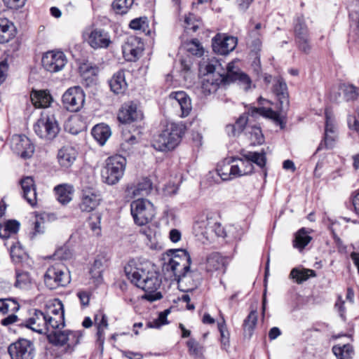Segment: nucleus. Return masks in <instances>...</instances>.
<instances>
[{"label": "nucleus", "instance_id": "1", "mask_svg": "<svg viewBox=\"0 0 359 359\" xmlns=\"http://www.w3.org/2000/svg\"><path fill=\"white\" fill-rule=\"evenodd\" d=\"M128 278L137 287L147 293L144 298L149 302H154L162 298L161 292H156L160 287L161 280L159 274L149 264L137 263L130 261L124 268Z\"/></svg>", "mask_w": 359, "mask_h": 359}, {"label": "nucleus", "instance_id": "2", "mask_svg": "<svg viewBox=\"0 0 359 359\" xmlns=\"http://www.w3.org/2000/svg\"><path fill=\"white\" fill-rule=\"evenodd\" d=\"M191 259L186 250L177 249L173 252L168 266L173 272L178 288L183 292L193 291L198 285L194 280L195 272L190 269Z\"/></svg>", "mask_w": 359, "mask_h": 359}, {"label": "nucleus", "instance_id": "3", "mask_svg": "<svg viewBox=\"0 0 359 359\" xmlns=\"http://www.w3.org/2000/svg\"><path fill=\"white\" fill-rule=\"evenodd\" d=\"M65 327V314L57 313L48 316V330L46 339L50 343L57 346H62L67 344L65 351L71 352L74 346L79 341V333L75 332H62Z\"/></svg>", "mask_w": 359, "mask_h": 359}, {"label": "nucleus", "instance_id": "4", "mask_svg": "<svg viewBox=\"0 0 359 359\" xmlns=\"http://www.w3.org/2000/svg\"><path fill=\"white\" fill-rule=\"evenodd\" d=\"M200 72H204L205 74L201 86V93L205 96L216 92L221 85H226L224 69L217 58L212 57L201 63Z\"/></svg>", "mask_w": 359, "mask_h": 359}, {"label": "nucleus", "instance_id": "5", "mask_svg": "<svg viewBox=\"0 0 359 359\" xmlns=\"http://www.w3.org/2000/svg\"><path fill=\"white\" fill-rule=\"evenodd\" d=\"M184 129L182 124L176 123L167 124L165 128L154 140V148L161 151L174 149L180 142Z\"/></svg>", "mask_w": 359, "mask_h": 359}, {"label": "nucleus", "instance_id": "6", "mask_svg": "<svg viewBox=\"0 0 359 359\" xmlns=\"http://www.w3.org/2000/svg\"><path fill=\"white\" fill-rule=\"evenodd\" d=\"M126 165V158L122 155L108 157L102 170V181L109 185L116 184L124 175Z\"/></svg>", "mask_w": 359, "mask_h": 359}, {"label": "nucleus", "instance_id": "7", "mask_svg": "<svg viewBox=\"0 0 359 359\" xmlns=\"http://www.w3.org/2000/svg\"><path fill=\"white\" fill-rule=\"evenodd\" d=\"M243 158L235 159V165L237 177L250 175L253 172L252 163L257 164L261 168L266 165V153L262 149L260 152L242 151Z\"/></svg>", "mask_w": 359, "mask_h": 359}, {"label": "nucleus", "instance_id": "8", "mask_svg": "<svg viewBox=\"0 0 359 359\" xmlns=\"http://www.w3.org/2000/svg\"><path fill=\"white\" fill-rule=\"evenodd\" d=\"M69 283L70 276L65 264L60 261L53 262L52 258L48 257V267L46 270V287L53 290L58 287L66 286Z\"/></svg>", "mask_w": 359, "mask_h": 359}, {"label": "nucleus", "instance_id": "9", "mask_svg": "<svg viewBox=\"0 0 359 359\" xmlns=\"http://www.w3.org/2000/svg\"><path fill=\"white\" fill-rule=\"evenodd\" d=\"M60 107L54 102L53 98L46 91V139L53 140L59 134L61 128L56 115L60 114Z\"/></svg>", "mask_w": 359, "mask_h": 359}, {"label": "nucleus", "instance_id": "10", "mask_svg": "<svg viewBox=\"0 0 359 359\" xmlns=\"http://www.w3.org/2000/svg\"><path fill=\"white\" fill-rule=\"evenodd\" d=\"M133 219L137 225L142 226L150 222L155 215L153 204L146 199H137L130 204Z\"/></svg>", "mask_w": 359, "mask_h": 359}, {"label": "nucleus", "instance_id": "11", "mask_svg": "<svg viewBox=\"0 0 359 359\" xmlns=\"http://www.w3.org/2000/svg\"><path fill=\"white\" fill-rule=\"evenodd\" d=\"M248 114L252 116H262L266 118L273 119L277 124L280 125L281 128H284V123L280 115L276 111H274L271 108L265 107H251L248 111V114H241L236 120L235 126L238 133H242L248 124Z\"/></svg>", "mask_w": 359, "mask_h": 359}, {"label": "nucleus", "instance_id": "12", "mask_svg": "<svg viewBox=\"0 0 359 359\" xmlns=\"http://www.w3.org/2000/svg\"><path fill=\"white\" fill-rule=\"evenodd\" d=\"M295 43L299 50L306 54L311 51L309 29L302 15H297L293 20Z\"/></svg>", "mask_w": 359, "mask_h": 359}, {"label": "nucleus", "instance_id": "13", "mask_svg": "<svg viewBox=\"0 0 359 359\" xmlns=\"http://www.w3.org/2000/svg\"><path fill=\"white\" fill-rule=\"evenodd\" d=\"M85 93L80 86L68 88L62 95L64 107L69 111H79L85 103Z\"/></svg>", "mask_w": 359, "mask_h": 359}, {"label": "nucleus", "instance_id": "14", "mask_svg": "<svg viewBox=\"0 0 359 359\" xmlns=\"http://www.w3.org/2000/svg\"><path fill=\"white\" fill-rule=\"evenodd\" d=\"M8 352L11 359H34L35 350L32 342L20 339L9 345Z\"/></svg>", "mask_w": 359, "mask_h": 359}, {"label": "nucleus", "instance_id": "15", "mask_svg": "<svg viewBox=\"0 0 359 359\" xmlns=\"http://www.w3.org/2000/svg\"><path fill=\"white\" fill-rule=\"evenodd\" d=\"M11 148L15 154L23 159L32 157L34 151V147L30 140L23 135H13Z\"/></svg>", "mask_w": 359, "mask_h": 359}, {"label": "nucleus", "instance_id": "16", "mask_svg": "<svg viewBox=\"0 0 359 359\" xmlns=\"http://www.w3.org/2000/svg\"><path fill=\"white\" fill-rule=\"evenodd\" d=\"M224 76L226 78V85L237 82L245 90L250 88L251 79L248 74L236 68L233 63H229L224 69Z\"/></svg>", "mask_w": 359, "mask_h": 359}, {"label": "nucleus", "instance_id": "17", "mask_svg": "<svg viewBox=\"0 0 359 359\" xmlns=\"http://www.w3.org/2000/svg\"><path fill=\"white\" fill-rule=\"evenodd\" d=\"M237 45V39L225 34H217L212 39V46L214 52L219 55H227L233 50Z\"/></svg>", "mask_w": 359, "mask_h": 359}, {"label": "nucleus", "instance_id": "18", "mask_svg": "<svg viewBox=\"0 0 359 359\" xmlns=\"http://www.w3.org/2000/svg\"><path fill=\"white\" fill-rule=\"evenodd\" d=\"M143 114L138 106L134 102L124 103L118 114V118L123 123H130L134 121L142 120Z\"/></svg>", "mask_w": 359, "mask_h": 359}, {"label": "nucleus", "instance_id": "19", "mask_svg": "<svg viewBox=\"0 0 359 359\" xmlns=\"http://www.w3.org/2000/svg\"><path fill=\"white\" fill-rule=\"evenodd\" d=\"M102 197L98 191L93 189H86L82 191L79 207L82 212H90L100 205Z\"/></svg>", "mask_w": 359, "mask_h": 359}, {"label": "nucleus", "instance_id": "20", "mask_svg": "<svg viewBox=\"0 0 359 359\" xmlns=\"http://www.w3.org/2000/svg\"><path fill=\"white\" fill-rule=\"evenodd\" d=\"M79 154L78 149L72 145H65L57 151V163L62 168L68 169L76 161Z\"/></svg>", "mask_w": 359, "mask_h": 359}, {"label": "nucleus", "instance_id": "21", "mask_svg": "<svg viewBox=\"0 0 359 359\" xmlns=\"http://www.w3.org/2000/svg\"><path fill=\"white\" fill-rule=\"evenodd\" d=\"M124 57L128 61L137 60L143 50V44L137 37H130L122 47Z\"/></svg>", "mask_w": 359, "mask_h": 359}, {"label": "nucleus", "instance_id": "22", "mask_svg": "<svg viewBox=\"0 0 359 359\" xmlns=\"http://www.w3.org/2000/svg\"><path fill=\"white\" fill-rule=\"evenodd\" d=\"M89 45L95 48H107L111 43L108 32L102 29H93L88 39Z\"/></svg>", "mask_w": 359, "mask_h": 359}, {"label": "nucleus", "instance_id": "23", "mask_svg": "<svg viewBox=\"0 0 359 359\" xmlns=\"http://www.w3.org/2000/svg\"><path fill=\"white\" fill-rule=\"evenodd\" d=\"M326 121L324 138L318 147L316 151H318L323 149H332L337 139V133L332 121L329 116L328 113L325 112Z\"/></svg>", "mask_w": 359, "mask_h": 359}, {"label": "nucleus", "instance_id": "24", "mask_svg": "<svg viewBox=\"0 0 359 359\" xmlns=\"http://www.w3.org/2000/svg\"><path fill=\"white\" fill-rule=\"evenodd\" d=\"M46 71L56 72L61 70L67 62L65 55L62 51L46 52Z\"/></svg>", "mask_w": 359, "mask_h": 359}, {"label": "nucleus", "instance_id": "25", "mask_svg": "<svg viewBox=\"0 0 359 359\" xmlns=\"http://www.w3.org/2000/svg\"><path fill=\"white\" fill-rule=\"evenodd\" d=\"M170 97L173 99L172 105L175 107H180L181 109V116H187L192 109L191 99L184 91L172 93Z\"/></svg>", "mask_w": 359, "mask_h": 359}, {"label": "nucleus", "instance_id": "26", "mask_svg": "<svg viewBox=\"0 0 359 359\" xmlns=\"http://www.w3.org/2000/svg\"><path fill=\"white\" fill-rule=\"evenodd\" d=\"M235 158H225L218 163L217 172L222 180H231L237 177Z\"/></svg>", "mask_w": 359, "mask_h": 359}, {"label": "nucleus", "instance_id": "27", "mask_svg": "<svg viewBox=\"0 0 359 359\" xmlns=\"http://www.w3.org/2000/svg\"><path fill=\"white\" fill-rule=\"evenodd\" d=\"M22 196L32 206L36 204V193L34 180L31 177H25L20 180Z\"/></svg>", "mask_w": 359, "mask_h": 359}, {"label": "nucleus", "instance_id": "28", "mask_svg": "<svg viewBox=\"0 0 359 359\" xmlns=\"http://www.w3.org/2000/svg\"><path fill=\"white\" fill-rule=\"evenodd\" d=\"M79 71L84 85L89 86L95 83L96 76L99 72V67L97 65L83 63L79 67Z\"/></svg>", "mask_w": 359, "mask_h": 359}, {"label": "nucleus", "instance_id": "29", "mask_svg": "<svg viewBox=\"0 0 359 359\" xmlns=\"http://www.w3.org/2000/svg\"><path fill=\"white\" fill-rule=\"evenodd\" d=\"M53 190L57 201L61 204L66 205L72 200L74 192L73 185L67 183L60 184L55 186Z\"/></svg>", "mask_w": 359, "mask_h": 359}, {"label": "nucleus", "instance_id": "30", "mask_svg": "<svg viewBox=\"0 0 359 359\" xmlns=\"http://www.w3.org/2000/svg\"><path fill=\"white\" fill-rule=\"evenodd\" d=\"M226 268L224 258L218 252H212L208 255L205 262V269L208 271H222Z\"/></svg>", "mask_w": 359, "mask_h": 359}, {"label": "nucleus", "instance_id": "31", "mask_svg": "<svg viewBox=\"0 0 359 359\" xmlns=\"http://www.w3.org/2000/svg\"><path fill=\"white\" fill-rule=\"evenodd\" d=\"M109 86L115 94L124 93L128 87L124 71L120 70L113 75L109 81Z\"/></svg>", "mask_w": 359, "mask_h": 359}, {"label": "nucleus", "instance_id": "32", "mask_svg": "<svg viewBox=\"0 0 359 359\" xmlns=\"http://www.w3.org/2000/svg\"><path fill=\"white\" fill-rule=\"evenodd\" d=\"M14 36L13 24L6 18H0V43H7Z\"/></svg>", "mask_w": 359, "mask_h": 359}, {"label": "nucleus", "instance_id": "33", "mask_svg": "<svg viewBox=\"0 0 359 359\" xmlns=\"http://www.w3.org/2000/svg\"><path fill=\"white\" fill-rule=\"evenodd\" d=\"M212 223H213V219L208 217L202 218L196 221L193 226L196 236H202L203 238L209 239L210 226Z\"/></svg>", "mask_w": 359, "mask_h": 359}, {"label": "nucleus", "instance_id": "34", "mask_svg": "<svg viewBox=\"0 0 359 359\" xmlns=\"http://www.w3.org/2000/svg\"><path fill=\"white\" fill-rule=\"evenodd\" d=\"M91 134L100 145H104L111 136V130L107 125L97 124L93 128Z\"/></svg>", "mask_w": 359, "mask_h": 359}, {"label": "nucleus", "instance_id": "35", "mask_svg": "<svg viewBox=\"0 0 359 359\" xmlns=\"http://www.w3.org/2000/svg\"><path fill=\"white\" fill-rule=\"evenodd\" d=\"M95 324L97 326V341L102 344L104 341V330L108 327L107 317L102 312L95 315Z\"/></svg>", "mask_w": 359, "mask_h": 359}, {"label": "nucleus", "instance_id": "36", "mask_svg": "<svg viewBox=\"0 0 359 359\" xmlns=\"http://www.w3.org/2000/svg\"><path fill=\"white\" fill-rule=\"evenodd\" d=\"M316 276V271L309 269L294 268L290 273V278L298 284H301L309 278L315 277Z\"/></svg>", "mask_w": 359, "mask_h": 359}, {"label": "nucleus", "instance_id": "37", "mask_svg": "<svg viewBox=\"0 0 359 359\" xmlns=\"http://www.w3.org/2000/svg\"><path fill=\"white\" fill-rule=\"evenodd\" d=\"M309 231L306 228L300 229L294 236L293 241L294 248L302 250L312 240L309 235Z\"/></svg>", "mask_w": 359, "mask_h": 359}, {"label": "nucleus", "instance_id": "38", "mask_svg": "<svg viewBox=\"0 0 359 359\" xmlns=\"http://www.w3.org/2000/svg\"><path fill=\"white\" fill-rule=\"evenodd\" d=\"M257 323V313L256 311H252L243 322V331L245 337L250 338L253 334Z\"/></svg>", "mask_w": 359, "mask_h": 359}, {"label": "nucleus", "instance_id": "39", "mask_svg": "<svg viewBox=\"0 0 359 359\" xmlns=\"http://www.w3.org/2000/svg\"><path fill=\"white\" fill-rule=\"evenodd\" d=\"M273 91L282 106L284 104H288L287 87L285 81L278 80L277 83L274 85Z\"/></svg>", "mask_w": 359, "mask_h": 359}, {"label": "nucleus", "instance_id": "40", "mask_svg": "<svg viewBox=\"0 0 359 359\" xmlns=\"http://www.w3.org/2000/svg\"><path fill=\"white\" fill-rule=\"evenodd\" d=\"M332 352L337 359H350L353 354V347L348 344L334 346Z\"/></svg>", "mask_w": 359, "mask_h": 359}, {"label": "nucleus", "instance_id": "41", "mask_svg": "<svg viewBox=\"0 0 359 359\" xmlns=\"http://www.w3.org/2000/svg\"><path fill=\"white\" fill-rule=\"evenodd\" d=\"M152 189V183L148 178H143L132 191L134 196L148 195Z\"/></svg>", "mask_w": 359, "mask_h": 359}, {"label": "nucleus", "instance_id": "42", "mask_svg": "<svg viewBox=\"0 0 359 359\" xmlns=\"http://www.w3.org/2000/svg\"><path fill=\"white\" fill-rule=\"evenodd\" d=\"M137 143V139L135 135L129 133L123 135V140L120 144L121 155L128 154L133 150V146Z\"/></svg>", "mask_w": 359, "mask_h": 359}, {"label": "nucleus", "instance_id": "43", "mask_svg": "<svg viewBox=\"0 0 359 359\" xmlns=\"http://www.w3.org/2000/svg\"><path fill=\"white\" fill-rule=\"evenodd\" d=\"M57 313L65 314L62 302L58 299L49 300L48 304H46V330H48V316Z\"/></svg>", "mask_w": 359, "mask_h": 359}, {"label": "nucleus", "instance_id": "44", "mask_svg": "<svg viewBox=\"0 0 359 359\" xmlns=\"http://www.w3.org/2000/svg\"><path fill=\"white\" fill-rule=\"evenodd\" d=\"M19 304L12 298L0 299V313L6 314L9 312H16L19 310Z\"/></svg>", "mask_w": 359, "mask_h": 359}, {"label": "nucleus", "instance_id": "45", "mask_svg": "<svg viewBox=\"0 0 359 359\" xmlns=\"http://www.w3.org/2000/svg\"><path fill=\"white\" fill-rule=\"evenodd\" d=\"M187 346L190 355L198 358L203 356L205 348L196 339L193 338L189 339L187 342Z\"/></svg>", "mask_w": 359, "mask_h": 359}, {"label": "nucleus", "instance_id": "46", "mask_svg": "<svg viewBox=\"0 0 359 359\" xmlns=\"http://www.w3.org/2000/svg\"><path fill=\"white\" fill-rule=\"evenodd\" d=\"M133 3L134 0H114L112 7L116 13L123 15L128 11Z\"/></svg>", "mask_w": 359, "mask_h": 359}, {"label": "nucleus", "instance_id": "47", "mask_svg": "<svg viewBox=\"0 0 359 359\" xmlns=\"http://www.w3.org/2000/svg\"><path fill=\"white\" fill-rule=\"evenodd\" d=\"M170 313V309H165L163 311L160 312L158 314V317L156 319H155L154 320H153L152 322H149L147 324V327L149 328L158 329L162 325L168 324L167 317Z\"/></svg>", "mask_w": 359, "mask_h": 359}, {"label": "nucleus", "instance_id": "48", "mask_svg": "<svg viewBox=\"0 0 359 359\" xmlns=\"http://www.w3.org/2000/svg\"><path fill=\"white\" fill-rule=\"evenodd\" d=\"M186 50L194 55L201 56L203 54V48L197 39L187 41L184 44Z\"/></svg>", "mask_w": 359, "mask_h": 359}, {"label": "nucleus", "instance_id": "49", "mask_svg": "<svg viewBox=\"0 0 359 359\" xmlns=\"http://www.w3.org/2000/svg\"><path fill=\"white\" fill-rule=\"evenodd\" d=\"M103 263L101 259H95L90 270L91 278L97 283L102 280Z\"/></svg>", "mask_w": 359, "mask_h": 359}, {"label": "nucleus", "instance_id": "50", "mask_svg": "<svg viewBox=\"0 0 359 359\" xmlns=\"http://www.w3.org/2000/svg\"><path fill=\"white\" fill-rule=\"evenodd\" d=\"M218 329L220 333L222 348L227 350L229 347V333L224 318H222V323H218Z\"/></svg>", "mask_w": 359, "mask_h": 359}, {"label": "nucleus", "instance_id": "51", "mask_svg": "<svg viewBox=\"0 0 359 359\" xmlns=\"http://www.w3.org/2000/svg\"><path fill=\"white\" fill-rule=\"evenodd\" d=\"M30 283V277L27 272L16 271L15 286L21 289L27 288Z\"/></svg>", "mask_w": 359, "mask_h": 359}, {"label": "nucleus", "instance_id": "52", "mask_svg": "<svg viewBox=\"0 0 359 359\" xmlns=\"http://www.w3.org/2000/svg\"><path fill=\"white\" fill-rule=\"evenodd\" d=\"M31 100L36 108H43L45 100V90H32L31 93Z\"/></svg>", "mask_w": 359, "mask_h": 359}, {"label": "nucleus", "instance_id": "53", "mask_svg": "<svg viewBox=\"0 0 359 359\" xmlns=\"http://www.w3.org/2000/svg\"><path fill=\"white\" fill-rule=\"evenodd\" d=\"M101 215L99 213L93 214L89 218V226L97 236L101 233Z\"/></svg>", "mask_w": 359, "mask_h": 359}, {"label": "nucleus", "instance_id": "54", "mask_svg": "<svg viewBox=\"0 0 359 359\" xmlns=\"http://www.w3.org/2000/svg\"><path fill=\"white\" fill-rule=\"evenodd\" d=\"M35 221L34 222V231L30 233L31 238H34L37 233H43V224H44V219L43 214H39L37 212H34Z\"/></svg>", "mask_w": 359, "mask_h": 359}, {"label": "nucleus", "instance_id": "55", "mask_svg": "<svg viewBox=\"0 0 359 359\" xmlns=\"http://www.w3.org/2000/svg\"><path fill=\"white\" fill-rule=\"evenodd\" d=\"M10 253L13 261L15 263L21 262L27 257L22 248H17L15 245L11 247Z\"/></svg>", "mask_w": 359, "mask_h": 359}, {"label": "nucleus", "instance_id": "56", "mask_svg": "<svg viewBox=\"0 0 359 359\" xmlns=\"http://www.w3.org/2000/svg\"><path fill=\"white\" fill-rule=\"evenodd\" d=\"M129 27L135 30H142L143 32H145L148 27L147 18H139L133 19L130 21Z\"/></svg>", "mask_w": 359, "mask_h": 359}, {"label": "nucleus", "instance_id": "57", "mask_svg": "<svg viewBox=\"0 0 359 359\" xmlns=\"http://www.w3.org/2000/svg\"><path fill=\"white\" fill-rule=\"evenodd\" d=\"M344 95L346 101L355 100L358 97V89L353 85H348L344 87Z\"/></svg>", "mask_w": 359, "mask_h": 359}, {"label": "nucleus", "instance_id": "58", "mask_svg": "<svg viewBox=\"0 0 359 359\" xmlns=\"http://www.w3.org/2000/svg\"><path fill=\"white\" fill-rule=\"evenodd\" d=\"M185 26L184 28L187 31L191 30L196 32L198 29V23L196 21L195 16L193 14H189L184 18Z\"/></svg>", "mask_w": 359, "mask_h": 359}, {"label": "nucleus", "instance_id": "59", "mask_svg": "<svg viewBox=\"0 0 359 359\" xmlns=\"http://www.w3.org/2000/svg\"><path fill=\"white\" fill-rule=\"evenodd\" d=\"M248 128L250 129L248 133L251 135V139H254L257 144H262L264 142V136L260 127L254 126Z\"/></svg>", "mask_w": 359, "mask_h": 359}, {"label": "nucleus", "instance_id": "60", "mask_svg": "<svg viewBox=\"0 0 359 359\" xmlns=\"http://www.w3.org/2000/svg\"><path fill=\"white\" fill-rule=\"evenodd\" d=\"M45 119L43 117V112L41 113V118L34 125L35 133L41 139L44 137Z\"/></svg>", "mask_w": 359, "mask_h": 359}, {"label": "nucleus", "instance_id": "61", "mask_svg": "<svg viewBox=\"0 0 359 359\" xmlns=\"http://www.w3.org/2000/svg\"><path fill=\"white\" fill-rule=\"evenodd\" d=\"M72 252L67 246L57 248L54 254V257L61 260L68 259L71 257Z\"/></svg>", "mask_w": 359, "mask_h": 359}, {"label": "nucleus", "instance_id": "62", "mask_svg": "<svg viewBox=\"0 0 359 359\" xmlns=\"http://www.w3.org/2000/svg\"><path fill=\"white\" fill-rule=\"evenodd\" d=\"M210 232H214L215 234L218 237L224 238L226 236V233L224 227L222 226L220 223L215 222L214 220L213 223L210 224Z\"/></svg>", "mask_w": 359, "mask_h": 359}, {"label": "nucleus", "instance_id": "63", "mask_svg": "<svg viewBox=\"0 0 359 359\" xmlns=\"http://www.w3.org/2000/svg\"><path fill=\"white\" fill-rule=\"evenodd\" d=\"M26 0H3L6 7L11 9L17 10L22 8Z\"/></svg>", "mask_w": 359, "mask_h": 359}, {"label": "nucleus", "instance_id": "64", "mask_svg": "<svg viewBox=\"0 0 359 359\" xmlns=\"http://www.w3.org/2000/svg\"><path fill=\"white\" fill-rule=\"evenodd\" d=\"M349 15L352 21L354 22L356 25V34L358 36V40L359 41V6L355 10L351 11Z\"/></svg>", "mask_w": 359, "mask_h": 359}]
</instances>
